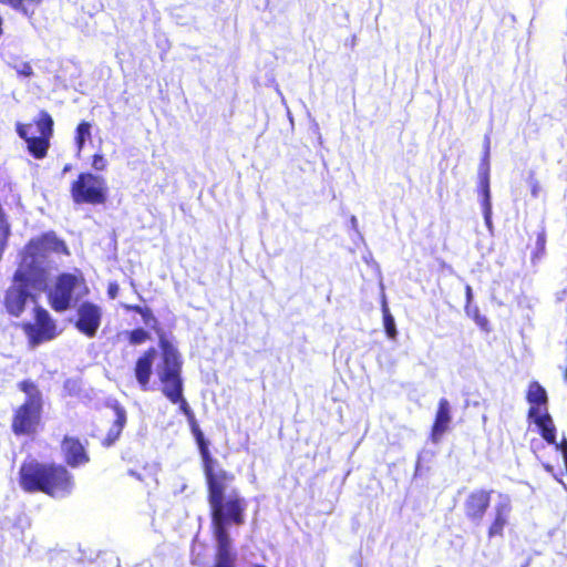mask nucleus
I'll list each match as a JSON object with an SVG mask.
<instances>
[{
	"instance_id": "obj_32",
	"label": "nucleus",
	"mask_w": 567,
	"mask_h": 567,
	"mask_svg": "<svg viewBox=\"0 0 567 567\" xmlns=\"http://www.w3.org/2000/svg\"><path fill=\"white\" fill-rule=\"evenodd\" d=\"M141 317H142L143 322L147 327L155 328V326L157 324V319L154 316L152 309L148 307L146 310H143V313L141 315Z\"/></svg>"
},
{
	"instance_id": "obj_22",
	"label": "nucleus",
	"mask_w": 567,
	"mask_h": 567,
	"mask_svg": "<svg viewBox=\"0 0 567 567\" xmlns=\"http://www.w3.org/2000/svg\"><path fill=\"white\" fill-rule=\"evenodd\" d=\"M48 138L41 136H31V138L27 142L28 151L34 158H43L47 155L49 148Z\"/></svg>"
},
{
	"instance_id": "obj_41",
	"label": "nucleus",
	"mask_w": 567,
	"mask_h": 567,
	"mask_svg": "<svg viewBox=\"0 0 567 567\" xmlns=\"http://www.w3.org/2000/svg\"><path fill=\"white\" fill-rule=\"evenodd\" d=\"M130 309L141 316L143 313V310H146L147 307L132 306V307H130Z\"/></svg>"
},
{
	"instance_id": "obj_43",
	"label": "nucleus",
	"mask_w": 567,
	"mask_h": 567,
	"mask_svg": "<svg viewBox=\"0 0 567 567\" xmlns=\"http://www.w3.org/2000/svg\"><path fill=\"white\" fill-rule=\"evenodd\" d=\"M2 24H3V19H2V17L0 16V37H1V35H2V33H3Z\"/></svg>"
},
{
	"instance_id": "obj_6",
	"label": "nucleus",
	"mask_w": 567,
	"mask_h": 567,
	"mask_svg": "<svg viewBox=\"0 0 567 567\" xmlns=\"http://www.w3.org/2000/svg\"><path fill=\"white\" fill-rule=\"evenodd\" d=\"M50 254L69 255L65 243L53 231L30 240L25 246L20 266L27 270H39L47 277L45 262Z\"/></svg>"
},
{
	"instance_id": "obj_4",
	"label": "nucleus",
	"mask_w": 567,
	"mask_h": 567,
	"mask_svg": "<svg viewBox=\"0 0 567 567\" xmlns=\"http://www.w3.org/2000/svg\"><path fill=\"white\" fill-rule=\"evenodd\" d=\"M162 363L157 367L159 381L163 383V394L173 403L182 400L183 380L182 360L178 350L166 339H159Z\"/></svg>"
},
{
	"instance_id": "obj_5",
	"label": "nucleus",
	"mask_w": 567,
	"mask_h": 567,
	"mask_svg": "<svg viewBox=\"0 0 567 567\" xmlns=\"http://www.w3.org/2000/svg\"><path fill=\"white\" fill-rule=\"evenodd\" d=\"M45 276L39 270H27L19 266L13 275V285L4 297L7 311L13 317H20L31 297L30 288L40 290L45 286Z\"/></svg>"
},
{
	"instance_id": "obj_47",
	"label": "nucleus",
	"mask_w": 567,
	"mask_h": 567,
	"mask_svg": "<svg viewBox=\"0 0 567 567\" xmlns=\"http://www.w3.org/2000/svg\"><path fill=\"white\" fill-rule=\"evenodd\" d=\"M522 567H527V564H526V565H524V566H522Z\"/></svg>"
},
{
	"instance_id": "obj_13",
	"label": "nucleus",
	"mask_w": 567,
	"mask_h": 567,
	"mask_svg": "<svg viewBox=\"0 0 567 567\" xmlns=\"http://www.w3.org/2000/svg\"><path fill=\"white\" fill-rule=\"evenodd\" d=\"M512 499L507 494L499 493L492 511L493 520L488 528V537L503 536L512 513Z\"/></svg>"
},
{
	"instance_id": "obj_14",
	"label": "nucleus",
	"mask_w": 567,
	"mask_h": 567,
	"mask_svg": "<svg viewBox=\"0 0 567 567\" xmlns=\"http://www.w3.org/2000/svg\"><path fill=\"white\" fill-rule=\"evenodd\" d=\"M528 420L537 425L542 437L548 444H556V426L547 408H529Z\"/></svg>"
},
{
	"instance_id": "obj_15",
	"label": "nucleus",
	"mask_w": 567,
	"mask_h": 567,
	"mask_svg": "<svg viewBox=\"0 0 567 567\" xmlns=\"http://www.w3.org/2000/svg\"><path fill=\"white\" fill-rule=\"evenodd\" d=\"M61 449L65 462L71 467H79L90 461L83 444L78 439L65 436L62 441Z\"/></svg>"
},
{
	"instance_id": "obj_30",
	"label": "nucleus",
	"mask_w": 567,
	"mask_h": 567,
	"mask_svg": "<svg viewBox=\"0 0 567 567\" xmlns=\"http://www.w3.org/2000/svg\"><path fill=\"white\" fill-rule=\"evenodd\" d=\"M13 69L20 76L30 78L33 75V69L29 62H17L16 64H13Z\"/></svg>"
},
{
	"instance_id": "obj_3",
	"label": "nucleus",
	"mask_w": 567,
	"mask_h": 567,
	"mask_svg": "<svg viewBox=\"0 0 567 567\" xmlns=\"http://www.w3.org/2000/svg\"><path fill=\"white\" fill-rule=\"evenodd\" d=\"M18 388L25 394V400L16 410L11 426L16 435H29L35 432L41 420L43 408L42 392L31 380L21 381Z\"/></svg>"
},
{
	"instance_id": "obj_34",
	"label": "nucleus",
	"mask_w": 567,
	"mask_h": 567,
	"mask_svg": "<svg viewBox=\"0 0 567 567\" xmlns=\"http://www.w3.org/2000/svg\"><path fill=\"white\" fill-rule=\"evenodd\" d=\"M92 166L96 171H103L106 166V161H105L104 156L101 154H95L93 156Z\"/></svg>"
},
{
	"instance_id": "obj_36",
	"label": "nucleus",
	"mask_w": 567,
	"mask_h": 567,
	"mask_svg": "<svg viewBox=\"0 0 567 567\" xmlns=\"http://www.w3.org/2000/svg\"><path fill=\"white\" fill-rule=\"evenodd\" d=\"M31 128V125H25L22 123H17V133L18 135L28 142L31 137L28 135V130Z\"/></svg>"
},
{
	"instance_id": "obj_1",
	"label": "nucleus",
	"mask_w": 567,
	"mask_h": 567,
	"mask_svg": "<svg viewBox=\"0 0 567 567\" xmlns=\"http://www.w3.org/2000/svg\"><path fill=\"white\" fill-rule=\"evenodd\" d=\"M216 466L217 461L214 457L209 462H203L212 520L233 519L235 525H241L245 522L247 503L235 488L226 493L234 475L223 468L216 470Z\"/></svg>"
},
{
	"instance_id": "obj_16",
	"label": "nucleus",
	"mask_w": 567,
	"mask_h": 567,
	"mask_svg": "<svg viewBox=\"0 0 567 567\" xmlns=\"http://www.w3.org/2000/svg\"><path fill=\"white\" fill-rule=\"evenodd\" d=\"M157 357V351L155 348H150L146 350L136 361L135 363V378L142 388V390H147L151 375L153 373V364Z\"/></svg>"
},
{
	"instance_id": "obj_21",
	"label": "nucleus",
	"mask_w": 567,
	"mask_h": 567,
	"mask_svg": "<svg viewBox=\"0 0 567 567\" xmlns=\"http://www.w3.org/2000/svg\"><path fill=\"white\" fill-rule=\"evenodd\" d=\"M42 0H0V3L9 6L27 17H31L34 12V8Z\"/></svg>"
},
{
	"instance_id": "obj_12",
	"label": "nucleus",
	"mask_w": 567,
	"mask_h": 567,
	"mask_svg": "<svg viewBox=\"0 0 567 567\" xmlns=\"http://www.w3.org/2000/svg\"><path fill=\"white\" fill-rule=\"evenodd\" d=\"M492 491L475 489L464 502L465 516L475 525H480L491 505Z\"/></svg>"
},
{
	"instance_id": "obj_33",
	"label": "nucleus",
	"mask_w": 567,
	"mask_h": 567,
	"mask_svg": "<svg viewBox=\"0 0 567 567\" xmlns=\"http://www.w3.org/2000/svg\"><path fill=\"white\" fill-rule=\"evenodd\" d=\"M465 298H466L465 311H466L467 316H471L472 315L473 290L470 285L465 286Z\"/></svg>"
},
{
	"instance_id": "obj_2",
	"label": "nucleus",
	"mask_w": 567,
	"mask_h": 567,
	"mask_svg": "<svg viewBox=\"0 0 567 567\" xmlns=\"http://www.w3.org/2000/svg\"><path fill=\"white\" fill-rule=\"evenodd\" d=\"M20 486L25 492H42L54 498H65L74 488L72 474L63 465L24 462L20 467Z\"/></svg>"
},
{
	"instance_id": "obj_31",
	"label": "nucleus",
	"mask_w": 567,
	"mask_h": 567,
	"mask_svg": "<svg viewBox=\"0 0 567 567\" xmlns=\"http://www.w3.org/2000/svg\"><path fill=\"white\" fill-rule=\"evenodd\" d=\"M470 317L475 321V323L477 326H480L482 329L486 330L488 320L485 316L481 315L477 306H472V315Z\"/></svg>"
},
{
	"instance_id": "obj_38",
	"label": "nucleus",
	"mask_w": 567,
	"mask_h": 567,
	"mask_svg": "<svg viewBox=\"0 0 567 567\" xmlns=\"http://www.w3.org/2000/svg\"><path fill=\"white\" fill-rule=\"evenodd\" d=\"M350 225H351V228L354 230V233L357 234V236L362 239V235L361 233L359 231L358 229V219L355 216H351L350 218Z\"/></svg>"
},
{
	"instance_id": "obj_10",
	"label": "nucleus",
	"mask_w": 567,
	"mask_h": 567,
	"mask_svg": "<svg viewBox=\"0 0 567 567\" xmlns=\"http://www.w3.org/2000/svg\"><path fill=\"white\" fill-rule=\"evenodd\" d=\"M34 319L35 323H27L24 326V330L33 346L55 338L56 324L45 309L37 307Z\"/></svg>"
},
{
	"instance_id": "obj_39",
	"label": "nucleus",
	"mask_w": 567,
	"mask_h": 567,
	"mask_svg": "<svg viewBox=\"0 0 567 567\" xmlns=\"http://www.w3.org/2000/svg\"><path fill=\"white\" fill-rule=\"evenodd\" d=\"M187 421H188V424H189V427H190V431H193L194 429L196 427H199L197 421H196V417H195V414L190 415L189 417H187Z\"/></svg>"
},
{
	"instance_id": "obj_44",
	"label": "nucleus",
	"mask_w": 567,
	"mask_h": 567,
	"mask_svg": "<svg viewBox=\"0 0 567 567\" xmlns=\"http://www.w3.org/2000/svg\"><path fill=\"white\" fill-rule=\"evenodd\" d=\"M532 193H533V195H534V196H536V195H537V189H536V187H534V188H533Z\"/></svg>"
},
{
	"instance_id": "obj_46",
	"label": "nucleus",
	"mask_w": 567,
	"mask_h": 567,
	"mask_svg": "<svg viewBox=\"0 0 567 567\" xmlns=\"http://www.w3.org/2000/svg\"><path fill=\"white\" fill-rule=\"evenodd\" d=\"M254 567H266V566H261V565H256V566H254Z\"/></svg>"
},
{
	"instance_id": "obj_19",
	"label": "nucleus",
	"mask_w": 567,
	"mask_h": 567,
	"mask_svg": "<svg viewBox=\"0 0 567 567\" xmlns=\"http://www.w3.org/2000/svg\"><path fill=\"white\" fill-rule=\"evenodd\" d=\"M530 408L539 406L540 409L547 408L548 396L546 390L536 381L529 384L527 396Z\"/></svg>"
},
{
	"instance_id": "obj_37",
	"label": "nucleus",
	"mask_w": 567,
	"mask_h": 567,
	"mask_svg": "<svg viewBox=\"0 0 567 567\" xmlns=\"http://www.w3.org/2000/svg\"><path fill=\"white\" fill-rule=\"evenodd\" d=\"M118 292V286L116 284H110L107 293L111 299H115Z\"/></svg>"
},
{
	"instance_id": "obj_20",
	"label": "nucleus",
	"mask_w": 567,
	"mask_h": 567,
	"mask_svg": "<svg viewBox=\"0 0 567 567\" xmlns=\"http://www.w3.org/2000/svg\"><path fill=\"white\" fill-rule=\"evenodd\" d=\"M478 192H491L489 186V154L483 153L478 165Z\"/></svg>"
},
{
	"instance_id": "obj_7",
	"label": "nucleus",
	"mask_w": 567,
	"mask_h": 567,
	"mask_svg": "<svg viewBox=\"0 0 567 567\" xmlns=\"http://www.w3.org/2000/svg\"><path fill=\"white\" fill-rule=\"evenodd\" d=\"M83 286L73 274L63 272L56 277L52 288L48 291V299L55 312H64L78 305L86 291H80Z\"/></svg>"
},
{
	"instance_id": "obj_29",
	"label": "nucleus",
	"mask_w": 567,
	"mask_h": 567,
	"mask_svg": "<svg viewBox=\"0 0 567 567\" xmlns=\"http://www.w3.org/2000/svg\"><path fill=\"white\" fill-rule=\"evenodd\" d=\"M128 341L133 346L142 344L150 339V333L143 328H136L127 332Z\"/></svg>"
},
{
	"instance_id": "obj_11",
	"label": "nucleus",
	"mask_w": 567,
	"mask_h": 567,
	"mask_svg": "<svg viewBox=\"0 0 567 567\" xmlns=\"http://www.w3.org/2000/svg\"><path fill=\"white\" fill-rule=\"evenodd\" d=\"M102 309L90 301L82 302L78 308L76 329L89 338L96 336L101 326Z\"/></svg>"
},
{
	"instance_id": "obj_17",
	"label": "nucleus",
	"mask_w": 567,
	"mask_h": 567,
	"mask_svg": "<svg viewBox=\"0 0 567 567\" xmlns=\"http://www.w3.org/2000/svg\"><path fill=\"white\" fill-rule=\"evenodd\" d=\"M451 421L450 403L446 399L442 398L439 402V409L435 416V422L432 427V439L437 441L446 431Z\"/></svg>"
},
{
	"instance_id": "obj_8",
	"label": "nucleus",
	"mask_w": 567,
	"mask_h": 567,
	"mask_svg": "<svg viewBox=\"0 0 567 567\" xmlns=\"http://www.w3.org/2000/svg\"><path fill=\"white\" fill-rule=\"evenodd\" d=\"M71 196L75 204L100 205L107 198V185L100 175L81 173L71 185Z\"/></svg>"
},
{
	"instance_id": "obj_24",
	"label": "nucleus",
	"mask_w": 567,
	"mask_h": 567,
	"mask_svg": "<svg viewBox=\"0 0 567 567\" xmlns=\"http://www.w3.org/2000/svg\"><path fill=\"white\" fill-rule=\"evenodd\" d=\"M38 131L41 137L50 140L53 134V118L47 111H41L37 120Z\"/></svg>"
},
{
	"instance_id": "obj_23",
	"label": "nucleus",
	"mask_w": 567,
	"mask_h": 567,
	"mask_svg": "<svg viewBox=\"0 0 567 567\" xmlns=\"http://www.w3.org/2000/svg\"><path fill=\"white\" fill-rule=\"evenodd\" d=\"M480 203L482 207V213L484 217V223L489 230L493 233V221H492V195L491 192H478Z\"/></svg>"
},
{
	"instance_id": "obj_28",
	"label": "nucleus",
	"mask_w": 567,
	"mask_h": 567,
	"mask_svg": "<svg viewBox=\"0 0 567 567\" xmlns=\"http://www.w3.org/2000/svg\"><path fill=\"white\" fill-rule=\"evenodd\" d=\"M545 248H546V233L544 229H542L536 237L535 241V248L532 254V262L536 264L539 261L543 256L545 255Z\"/></svg>"
},
{
	"instance_id": "obj_26",
	"label": "nucleus",
	"mask_w": 567,
	"mask_h": 567,
	"mask_svg": "<svg viewBox=\"0 0 567 567\" xmlns=\"http://www.w3.org/2000/svg\"><path fill=\"white\" fill-rule=\"evenodd\" d=\"M382 313H383V326H384L385 333L390 339L393 340V339H395L398 331H396L394 318L391 315L385 300H383V303H382Z\"/></svg>"
},
{
	"instance_id": "obj_18",
	"label": "nucleus",
	"mask_w": 567,
	"mask_h": 567,
	"mask_svg": "<svg viewBox=\"0 0 567 567\" xmlns=\"http://www.w3.org/2000/svg\"><path fill=\"white\" fill-rule=\"evenodd\" d=\"M115 420L113 425L107 432V435L104 440V445L110 446L115 443V441L120 437L122 430L126 423V411L120 404H115L114 406Z\"/></svg>"
},
{
	"instance_id": "obj_42",
	"label": "nucleus",
	"mask_w": 567,
	"mask_h": 567,
	"mask_svg": "<svg viewBox=\"0 0 567 567\" xmlns=\"http://www.w3.org/2000/svg\"><path fill=\"white\" fill-rule=\"evenodd\" d=\"M72 168L71 164H66L64 167H63V174L70 172Z\"/></svg>"
},
{
	"instance_id": "obj_25",
	"label": "nucleus",
	"mask_w": 567,
	"mask_h": 567,
	"mask_svg": "<svg viewBox=\"0 0 567 567\" xmlns=\"http://www.w3.org/2000/svg\"><path fill=\"white\" fill-rule=\"evenodd\" d=\"M192 434L196 441L202 461H210L213 457L209 452V442L205 439L203 431L200 427H196L192 431Z\"/></svg>"
},
{
	"instance_id": "obj_35",
	"label": "nucleus",
	"mask_w": 567,
	"mask_h": 567,
	"mask_svg": "<svg viewBox=\"0 0 567 567\" xmlns=\"http://www.w3.org/2000/svg\"><path fill=\"white\" fill-rule=\"evenodd\" d=\"M176 404H179V410L186 416V419L194 414L193 410L190 409L189 404L187 403L183 395L182 400L177 401Z\"/></svg>"
},
{
	"instance_id": "obj_27",
	"label": "nucleus",
	"mask_w": 567,
	"mask_h": 567,
	"mask_svg": "<svg viewBox=\"0 0 567 567\" xmlns=\"http://www.w3.org/2000/svg\"><path fill=\"white\" fill-rule=\"evenodd\" d=\"M91 136V124L89 122H81L76 127L75 143L78 146V152L80 153L86 142V140Z\"/></svg>"
},
{
	"instance_id": "obj_9",
	"label": "nucleus",
	"mask_w": 567,
	"mask_h": 567,
	"mask_svg": "<svg viewBox=\"0 0 567 567\" xmlns=\"http://www.w3.org/2000/svg\"><path fill=\"white\" fill-rule=\"evenodd\" d=\"M214 538L216 542V555L214 567H235L237 553L233 548V540L229 535V526L233 519L212 520Z\"/></svg>"
},
{
	"instance_id": "obj_45",
	"label": "nucleus",
	"mask_w": 567,
	"mask_h": 567,
	"mask_svg": "<svg viewBox=\"0 0 567 567\" xmlns=\"http://www.w3.org/2000/svg\"><path fill=\"white\" fill-rule=\"evenodd\" d=\"M565 379L567 380V368H566V372H565Z\"/></svg>"
},
{
	"instance_id": "obj_40",
	"label": "nucleus",
	"mask_w": 567,
	"mask_h": 567,
	"mask_svg": "<svg viewBox=\"0 0 567 567\" xmlns=\"http://www.w3.org/2000/svg\"><path fill=\"white\" fill-rule=\"evenodd\" d=\"M489 150H491V138H489L488 135H485V137H484V152L483 153L489 154Z\"/></svg>"
}]
</instances>
